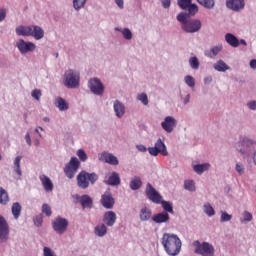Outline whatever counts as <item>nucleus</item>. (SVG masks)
Wrapping results in <instances>:
<instances>
[{"label": "nucleus", "mask_w": 256, "mask_h": 256, "mask_svg": "<svg viewBox=\"0 0 256 256\" xmlns=\"http://www.w3.org/2000/svg\"><path fill=\"white\" fill-rule=\"evenodd\" d=\"M162 245L167 255L176 256L181 253V239L175 234L165 233L162 237Z\"/></svg>", "instance_id": "nucleus-1"}, {"label": "nucleus", "mask_w": 256, "mask_h": 256, "mask_svg": "<svg viewBox=\"0 0 256 256\" xmlns=\"http://www.w3.org/2000/svg\"><path fill=\"white\" fill-rule=\"evenodd\" d=\"M16 35L23 37H34L36 41H39L45 37V31L43 28L37 25L18 26L16 28Z\"/></svg>", "instance_id": "nucleus-2"}, {"label": "nucleus", "mask_w": 256, "mask_h": 256, "mask_svg": "<svg viewBox=\"0 0 256 256\" xmlns=\"http://www.w3.org/2000/svg\"><path fill=\"white\" fill-rule=\"evenodd\" d=\"M189 14L180 13L177 16V21L182 24V29L185 33H197L201 30V22L199 20L189 21Z\"/></svg>", "instance_id": "nucleus-3"}, {"label": "nucleus", "mask_w": 256, "mask_h": 256, "mask_svg": "<svg viewBox=\"0 0 256 256\" xmlns=\"http://www.w3.org/2000/svg\"><path fill=\"white\" fill-rule=\"evenodd\" d=\"M98 179L99 176L97 175V173H89L83 170L77 176L78 187H80V189H87L89 187V183H91V185H95Z\"/></svg>", "instance_id": "nucleus-4"}, {"label": "nucleus", "mask_w": 256, "mask_h": 256, "mask_svg": "<svg viewBox=\"0 0 256 256\" xmlns=\"http://www.w3.org/2000/svg\"><path fill=\"white\" fill-rule=\"evenodd\" d=\"M195 248L194 253L202 256H215V247L209 242L201 243L199 240H196L192 243Z\"/></svg>", "instance_id": "nucleus-5"}, {"label": "nucleus", "mask_w": 256, "mask_h": 256, "mask_svg": "<svg viewBox=\"0 0 256 256\" xmlns=\"http://www.w3.org/2000/svg\"><path fill=\"white\" fill-rule=\"evenodd\" d=\"M79 72L67 70L64 74V85L68 89H77L79 87Z\"/></svg>", "instance_id": "nucleus-6"}, {"label": "nucleus", "mask_w": 256, "mask_h": 256, "mask_svg": "<svg viewBox=\"0 0 256 256\" xmlns=\"http://www.w3.org/2000/svg\"><path fill=\"white\" fill-rule=\"evenodd\" d=\"M81 167V162L77 157H72L64 167V173L68 179H73Z\"/></svg>", "instance_id": "nucleus-7"}, {"label": "nucleus", "mask_w": 256, "mask_h": 256, "mask_svg": "<svg viewBox=\"0 0 256 256\" xmlns=\"http://www.w3.org/2000/svg\"><path fill=\"white\" fill-rule=\"evenodd\" d=\"M146 196L150 201H152V203H155L156 205H161L163 196H161V194H159V192H157V190L153 188V185H151V183H148L146 185Z\"/></svg>", "instance_id": "nucleus-8"}, {"label": "nucleus", "mask_w": 256, "mask_h": 256, "mask_svg": "<svg viewBox=\"0 0 256 256\" xmlns=\"http://www.w3.org/2000/svg\"><path fill=\"white\" fill-rule=\"evenodd\" d=\"M52 227L56 233L63 235V233L67 231V227H69V221H67L65 218L57 217L52 222Z\"/></svg>", "instance_id": "nucleus-9"}, {"label": "nucleus", "mask_w": 256, "mask_h": 256, "mask_svg": "<svg viewBox=\"0 0 256 256\" xmlns=\"http://www.w3.org/2000/svg\"><path fill=\"white\" fill-rule=\"evenodd\" d=\"M148 152L150 153V155H153V157H157L159 153H161V155L164 156L169 155V153L167 152V147L165 146V143H163L161 139L157 140L154 147L148 148Z\"/></svg>", "instance_id": "nucleus-10"}, {"label": "nucleus", "mask_w": 256, "mask_h": 256, "mask_svg": "<svg viewBox=\"0 0 256 256\" xmlns=\"http://www.w3.org/2000/svg\"><path fill=\"white\" fill-rule=\"evenodd\" d=\"M9 223L5 217L0 215V243H7L9 241Z\"/></svg>", "instance_id": "nucleus-11"}, {"label": "nucleus", "mask_w": 256, "mask_h": 256, "mask_svg": "<svg viewBox=\"0 0 256 256\" xmlns=\"http://www.w3.org/2000/svg\"><path fill=\"white\" fill-rule=\"evenodd\" d=\"M88 87L94 95H102L105 91V87L103 86V83H101V80L94 78L89 80Z\"/></svg>", "instance_id": "nucleus-12"}, {"label": "nucleus", "mask_w": 256, "mask_h": 256, "mask_svg": "<svg viewBox=\"0 0 256 256\" xmlns=\"http://www.w3.org/2000/svg\"><path fill=\"white\" fill-rule=\"evenodd\" d=\"M101 205L105 209H113V207H115V198H113V194H111V190H107L101 196Z\"/></svg>", "instance_id": "nucleus-13"}, {"label": "nucleus", "mask_w": 256, "mask_h": 256, "mask_svg": "<svg viewBox=\"0 0 256 256\" xmlns=\"http://www.w3.org/2000/svg\"><path fill=\"white\" fill-rule=\"evenodd\" d=\"M16 47H18L20 53L25 54L31 51H35L37 46H35V43L33 42H25V40L20 39L17 41Z\"/></svg>", "instance_id": "nucleus-14"}, {"label": "nucleus", "mask_w": 256, "mask_h": 256, "mask_svg": "<svg viewBox=\"0 0 256 256\" xmlns=\"http://www.w3.org/2000/svg\"><path fill=\"white\" fill-rule=\"evenodd\" d=\"M161 127L166 133H173V129L177 127V120L173 116H167L161 123Z\"/></svg>", "instance_id": "nucleus-15"}, {"label": "nucleus", "mask_w": 256, "mask_h": 256, "mask_svg": "<svg viewBox=\"0 0 256 256\" xmlns=\"http://www.w3.org/2000/svg\"><path fill=\"white\" fill-rule=\"evenodd\" d=\"M99 161H104L109 165H119V159H117V156L107 152H103L99 155Z\"/></svg>", "instance_id": "nucleus-16"}, {"label": "nucleus", "mask_w": 256, "mask_h": 256, "mask_svg": "<svg viewBox=\"0 0 256 256\" xmlns=\"http://www.w3.org/2000/svg\"><path fill=\"white\" fill-rule=\"evenodd\" d=\"M226 7L232 11H241L245 8V0H227Z\"/></svg>", "instance_id": "nucleus-17"}, {"label": "nucleus", "mask_w": 256, "mask_h": 256, "mask_svg": "<svg viewBox=\"0 0 256 256\" xmlns=\"http://www.w3.org/2000/svg\"><path fill=\"white\" fill-rule=\"evenodd\" d=\"M103 222L106 223L107 227H113L117 222V214L113 211H108L104 214Z\"/></svg>", "instance_id": "nucleus-18"}, {"label": "nucleus", "mask_w": 256, "mask_h": 256, "mask_svg": "<svg viewBox=\"0 0 256 256\" xmlns=\"http://www.w3.org/2000/svg\"><path fill=\"white\" fill-rule=\"evenodd\" d=\"M106 185H110L111 187H117V185H121V177L119 173L112 172V174L108 177L107 180L104 181Z\"/></svg>", "instance_id": "nucleus-19"}, {"label": "nucleus", "mask_w": 256, "mask_h": 256, "mask_svg": "<svg viewBox=\"0 0 256 256\" xmlns=\"http://www.w3.org/2000/svg\"><path fill=\"white\" fill-rule=\"evenodd\" d=\"M113 108H114V113L116 117H118V119H121V117L125 115V105L121 103V101L119 100L114 101Z\"/></svg>", "instance_id": "nucleus-20"}, {"label": "nucleus", "mask_w": 256, "mask_h": 256, "mask_svg": "<svg viewBox=\"0 0 256 256\" xmlns=\"http://www.w3.org/2000/svg\"><path fill=\"white\" fill-rule=\"evenodd\" d=\"M39 179L45 191L47 192L53 191V182L51 181V178H49L47 175L42 174L39 176Z\"/></svg>", "instance_id": "nucleus-21"}, {"label": "nucleus", "mask_w": 256, "mask_h": 256, "mask_svg": "<svg viewBox=\"0 0 256 256\" xmlns=\"http://www.w3.org/2000/svg\"><path fill=\"white\" fill-rule=\"evenodd\" d=\"M80 205L83 209H92L93 208V199L89 195L84 194L79 199Z\"/></svg>", "instance_id": "nucleus-22"}, {"label": "nucleus", "mask_w": 256, "mask_h": 256, "mask_svg": "<svg viewBox=\"0 0 256 256\" xmlns=\"http://www.w3.org/2000/svg\"><path fill=\"white\" fill-rule=\"evenodd\" d=\"M253 145V142L249 140L248 138H243L239 143H238V151L240 153H247L249 146Z\"/></svg>", "instance_id": "nucleus-23"}, {"label": "nucleus", "mask_w": 256, "mask_h": 256, "mask_svg": "<svg viewBox=\"0 0 256 256\" xmlns=\"http://www.w3.org/2000/svg\"><path fill=\"white\" fill-rule=\"evenodd\" d=\"M169 219L170 217L167 212L158 213L152 217V221H154V223H167Z\"/></svg>", "instance_id": "nucleus-24"}, {"label": "nucleus", "mask_w": 256, "mask_h": 256, "mask_svg": "<svg viewBox=\"0 0 256 256\" xmlns=\"http://www.w3.org/2000/svg\"><path fill=\"white\" fill-rule=\"evenodd\" d=\"M225 41L231 47H239V39L235 35H233L231 33H227L225 35Z\"/></svg>", "instance_id": "nucleus-25"}, {"label": "nucleus", "mask_w": 256, "mask_h": 256, "mask_svg": "<svg viewBox=\"0 0 256 256\" xmlns=\"http://www.w3.org/2000/svg\"><path fill=\"white\" fill-rule=\"evenodd\" d=\"M152 215L153 212L148 207H144L140 210L139 217L141 221H149Z\"/></svg>", "instance_id": "nucleus-26"}, {"label": "nucleus", "mask_w": 256, "mask_h": 256, "mask_svg": "<svg viewBox=\"0 0 256 256\" xmlns=\"http://www.w3.org/2000/svg\"><path fill=\"white\" fill-rule=\"evenodd\" d=\"M55 106L58 107L59 111H67L69 109V104L62 97L56 98Z\"/></svg>", "instance_id": "nucleus-27"}, {"label": "nucleus", "mask_w": 256, "mask_h": 256, "mask_svg": "<svg viewBox=\"0 0 256 256\" xmlns=\"http://www.w3.org/2000/svg\"><path fill=\"white\" fill-rule=\"evenodd\" d=\"M214 69L220 73H225V71H229L231 67H229V65H227L223 60H219L216 64H214Z\"/></svg>", "instance_id": "nucleus-28"}, {"label": "nucleus", "mask_w": 256, "mask_h": 256, "mask_svg": "<svg viewBox=\"0 0 256 256\" xmlns=\"http://www.w3.org/2000/svg\"><path fill=\"white\" fill-rule=\"evenodd\" d=\"M142 185L143 182L141 181V177L136 176L130 181V189H132V191H137L138 189H141Z\"/></svg>", "instance_id": "nucleus-29"}, {"label": "nucleus", "mask_w": 256, "mask_h": 256, "mask_svg": "<svg viewBox=\"0 0 256 256\" xmlns=\"http://www.w3.org/2000/svg\"><path fill=\"white\" fill-rule=\"evenodd\" d=\"M94 233L98 237H105V235H107V226H105V224L97 225L94 229Z\"/></svg>", "instance_id": "nucleus-30"}, {"label": "nucleus", "mask_w": 256, "mask_h": 256, "mask_svg": "<svg viewBox=\"0 0 256 256\" xmlns=\"http://www.w3.org/2000/svg\"><path fill=\"white\" fill-rule=\"evenodd\" d=\"M21 211L22 207L21 204H19V202L12 204V215L14 219H19V217H21Z\"/></svg>", "instance_id": "nucleus-31"}, {"label": "nucleus", "mask_w": 256, "mask_h": 256, "mask_svg": "<svg viewBox=\"0 0 256 256\" xmlns=\"http://www.w3.org/2000/svg\"><path fill=\"white\" fill-rule=\"evenodd\" d=\"M7 203H9V194L6 189L0 187V204L7 205Z\"/></svg>", "instance_id": "nucleus-32"}, {"label": "nucleus", "mask_w": 256, "mask_h": 256, "mask_svg": "<svg viewBox=\"0 0 256 256\" xmlns=\"http://www.w3.org/2000/svg\"><path fill=\"white\" fill-rule=\"evenodd\" d=\"M209 167H211V164L209 163L197 164L194 165V171L195 173H198V175H201L204 171H208Z\"/></svg>", "instance_id": "nucleus-33"}, {"label": "nucleus", "mask_w": 256, "mask_h": 256, "mask_svg": "<svg viewBox=\"0 0 256 256\" xmlns=\"http://www.w3.org/2000/svg\"><path fill=\"white\" fill-rule=\"evenodd\" d=\"M197 3L205 7V9H213L215 7V0H197Z\"/></svg>", "instance_id": "nucleus-34"}, {"label": "nucleus", "mask_w": 256, "mask_h": 256, "mask_svg": "<svg viewBox=\"0 0 256 256\" xmlns=\"http://www.w3.org/2000/svg\"><path fill=\"white\" fill-rule=\"evenodd\" d=\"M21 159H22L21 156H17L14 160L15 173H17L19 177L23 175V173L21 172Z\"/></svg>", "instance_id": "nucleus-35"}, {"label": "nucleus", "mask_w": 256, "mask_h": 256, "mask_svg": "<svg viewBox=\"0 0 256 256\" xmlns=\"http://www.w3.org/2000/svg\"><path fill=\"white\" fill-rule=\"evenodd\" d=\"M223 49V46H214L210 49V52H206L207 57H217L219 52ZM212 53V55H211Z\"/></svg>", "instance_id": "nucleus-36"}, {"label": "nucleus", "mask_w": 256, "mask_h": 256, "mask_svg": "<svg viewBox=\"0 0 256 256\" xmlns=\"http://www.w3.org/2000/svg\"><path fill=\"white\" fill-rule=\"evenodd\" d=\"M86 3L87 0H73V7L76 11H79L80 9H83V7H85Z\"/></svg>", "instance_id": "nucleus-37"}, {"label": "nucleus", "mask_w": 256, "mask_h": 256, "mask_svg": "<svg viewBox=\"0 0 256 256\" xmlns=\"http://www.w3.org/2000/svg\"><path fill=\"white\" fill-rule=\"evenodd\" d=\"M160 204H162V208L164 209V211H166L167 213H173V204L165 200H161Z\"/></svg>", "instance_id": "nucleus-38"}, {"label": "nucleus", "mask_w": 256, "mask_h": 256, "mask_svg": "<svg viewBox=\"0 0 256 256\" xmlns=\"http://www.w3.org/2000/svg\"><path fill=\"white\" fill-rule=\"evenodd\" d=\"M184 189L191 192L196 191L195 182L193 180H186L184 182Z\"/></svg>", "instance_id": "nucleus-39"}, {"label": "nucleus", "mask_w": 256, "mask_h": 256, "mask_svg": "<svg viewBox=\"0 0 256 256\" xmlns=\"http://www.w3.org/2000/svg\"><path fill=\"white\" fill-rule=\"evenodd\" d=\"M204 213H206L208 217H213V215H215V209H213V206H211V204L207 203L204 205Z\"/></svg>", "instance_id": "nucleus-40"}, {"label": "nucleus", "mask_w": 256, "mask_h": 256, "mask_svg": "<svg viewBox=\"0 0 256 256\" xmlns=\"http://www.w3.org/2000/svg\"><path fill=\"white\" fill-rule=\"evenodd\" d=\"M188 15H197V13L199 12V7L197 6V4H190L188 7Z\"/></svg>", "instance_id": "nucleus-41"}, {"label": "nucleus", "mask_w": 256, "mask_h": 256, "mask_svg": "<svg viewBox=\"0 0 256 256\" xmlns=\"http://www.w3.org/2000/svg\"><path fill=\"white\" fill-rule=\"evenodd\" d=\"M42 213H44V215H46V217H51V215H53L51 206H49V204H43L42 205Z\"/></svg>", "instance_id": "nucleus-42"}, {"label": "nucleus", "mask_w": 256, "mask_h": 256, "mask_svg": "<svg viewBox=\"0 0 256 256\" xmlns=\"http://www.w3.org/2000/svg\"><path fill=\"white\" fill-rule=\"evenodd\" d=\"M122 35H123L124 39H126L127 41H131V39H133V33L131 32V30L129 28L123 29Z\"/></svg>", "instance_id": "nucleus-43"}, {"label": "nucleus", "mask_w": 256, "mask_h": 256, "mask_svg": "<svg viewBox=\"0 0 256 256\" xmlns=\"http://www.w3.org/2000/svg\"><path fill=\"white\" fill-rule=\"evenodd\" d=\"M191 3H192V0H178V5L180 9H184V10H186Z\"/></svg>", "instance_id": "nucleus-44"}, {"label": "nucleus", "mask_w": 256, "mask_h": 256, "mask_svg": "<svg viewBox=\"0 0 256 256\" xmlns=\"http://www.w3.org/2000/svg\"><path fill=\"white\" fill-rule=\"evenodd\" d=\"M77 157L80 159V161L85 162L88 159L87 153H85V150L79 149L77 151Z\"/></svg>", "instance_id": "nucleus-45"}, {"label": "nucleus", "mask_w": 256, "mask_h": 256, "mask_svg": "<svg viewBox=\"0 0 256 256\" xmlns=\"http://www.w3.org/2000/svg\"><path fill=\"white\" fill-rule=\"evenodd\" d=\"M138 101H141L143 105H149V98L147 97V94L141 93L137 97Z\"/></svg>", "instance_id": "nucleus-46"}, {"label": "nucleus", "mask_w": 256, "mask_h": 256, "mask_svg": "<svg viewBox=\"0 0 256 256\" xmlns=\"http://www.w3.org/2000/svg\"><path fill=\"white\" fill-rule=\"evenodd\" d=\"M189 63L192 69H199V60L197 59V57H191L189 59Z\"/></svg>", "instance_id": "nucleus-47"}, {"label": "nucleus", "mask_w": 256, "mask_h": 256, "mask_svg": "<svg viewBox=\"0 0 256 256\" xmlns=\"http://www.w3.org/2000/svg\"><path fill=\"white\" fill-rule=\"evenodd\" d=\"M243 217L241 223H249V221H253V215L247 211L243 213Z\"/></svg>", "instance_id": "nucleus-48"}, {"label": "nucleus", "mask_w": 256, "mask_h": 256, "mask_svg": "<svg viewBox=\"0 0 256 256\" xmlns=\"http://www.w3.org/2000/svg\"><path fill=\"white\" fill-rule=\"evenodd\" d=\"M233 219V216L228 214L227 212H222L220 221L221 223H225L227 221H231Z\"/></svg>", "instance_id": "nucleus-49"}, {"label": "nucleus", "mask_w": 256, "mask_h": 256, "mask_svg": "<svg viewBox=\"0 0 256 256\" xmlns=\"http://www.w3.org/2000/svg\"><path fill=\"white\" fill-rule=\"evenodd\" d=\"M185 83L188 87H195V78L188 75L185 77Z\"/></svg>", "instance_id": "nucleus-50"}, {"label": "nucleus", "mask_w": 256, "mask_h": 256, "mask_svg": "<svg viewBox=\"0 0 256 256\" xmlns=\"http://www.w3.org/2000/svg\"><path fill=\"white\" fill-rule=\"evenodd\" d=\"M31 95H32L33 99H36V101H39L41 99L42 93H41V90L35 89L32 91Z\"/></svg>", "instance_id": "nucleus-51"}, {"label": "nucleus", "mask_w": 256, "mask_h": 256, "mask_svg": "<svg viewBox=\"0 0 256 256\" xmlns=\"http://www.w3.org/2000/svg\"><path fill=\"white\" fill-rule=\"evenodd\" d=\"M43 256H55V252L51 250L49 247L43 248Z\"/></svg>", "instance_id": "nucleus-52"}, {"label": "nucleus", "mask_w": 256, "mask_h": 256, "mask_svg": "<svg viewBox=\"0 0 256 256\" xmlns=\"http://www.w3.org/2000/svg\"><path fill=\"white\" fill-rule=\"evenodd\" d=\"M34 224L37 227H41V225H43V216L42 215L36 216L35 219H34Z\"/></svg>", "instance_id": "nucleus-53"}, {"label": "nucleus", "mask_w": 256, "mask_h": 256, "mask_svg": "<svg viewBox=\"0 0 256 256\" xmlns=\"http://www.w3.org/2000/svg\"><path fill=\"white\" fill-rule=\"evenodd\" d=\"M236 171H237V173H239V175H243V173H245V168L242 166V164L237 163Z\"/></svg>", "instance_id": "nucleus-54"}, {"label": "nucleus", "mask_w": 256, "mask_h": 256, "mask_svg": "<svg viewBox=\"0 0 256 256\" xmlns=\"http://www.w3.org/2000/svg\"><path fill=\"white\" fill-rule=\"evenodd\" d=\"M161 3L164 9H169V7H171V0H161Z\"/></svg>", "instance_id": "nucleus-55"}, {"label": "nucleus", "mask_w": 256, "mask_h": 256, "mask_svg": "<svg viewBox=\"0 0 256 256\" xmlns=\"http://www.w3.org/2000/svg\"><path fill=\"white\" fill-rule=\"evenodd\" d=\"M5 17H7V12L5 10H0V22L4 21Z\"/></svg>", "instance_id": "nucleus-56"}, {"label": "nucleus", "mask_w": 256, "mask_h": 256, "mask_svg": "<svg viewBox=\"0 0 256 256\" xmlns=\"http://www.w3.org/2000/svg\"><path fill=\"white\" fill-rule=\"evenodd\" d=\"M249 109H252V111H255L256 109V101H251L248 103Z\"/></svg>", "instance_id": "nucleus-57"}, {"label": "nucleus", "mask_w": 256, "mask_h": 256, "mask_svg": "<svg viewBox=\"0 0 256 256\" xmlns=\"http://www.w3.org/2000/svg\"><path fill=\"white\" fill-rule=\"evenodd\" d=\"M25 139H26V143L31 146V135L29 133H27L25 135Z\"/></svg>", "instance_id": "nucleus-58"}, {"label": "nucleus", "mask_w": 256, "mask_h": 256, "mask_svg": "<svg viewBox=\"0 0 256 256\" xmlns=\"http://www.w3.org/2000/svg\"><path fill=\"white\" fill-rule=\"evenodd\" d=\"M115 3H116V5H117L120 9H123V5H124L123 0H115Z\"/></svg>", "instance_id": "nucleus-59"}, {"label": "nucleus", "mask_w": 256, "mask_h": 256, "mask_svg": "<svg viewBox=\"0 0 256 256\" xmlns=\"http://www.w3.org/2000/svg\"><path fill=\"white\" fill-rule=\"evenodd\" d=\"M211 81H213V77H211V76H207V77L204 79L205 85H209V83H211Z\"/></svg>", "instance_id": "nucleus-60"}, {"label": "nucleus", "mask_w": 256, "mask_h": 256, "mask_svg": "<svg viewBox=\"0 0 256 256\" xmlns=\"http://www.w3.org/2000/svg\"><path fill=\"white\" fill-rule=\"evenodd\" d=\"M138 151H141L142 153H145L147 151V148L144 145L137 146Z\"/></svg>", "instance_id": "nucleus-61"}, {"label": "nucleus", "mask_w": 256, "mask_h": 256, "mask_svg": "<svg viewBox=\"0 0 256 256\" xmlns=\"http://www.w3.org/2000/svg\"><path fill=\"white\" fill-rule=\"evenodd\" d=\"M250 67H251V69H256V60L255 59L250 61Z\"/></svg>", "instance_id": "nucleus-62"}, {"label": "nucleus", "mask_w": 256, "mask_h": 256, "mask_svg": "<svg viewBox=\"0 0 256 256\" xmlns=\"http://www.w3.org/2000/svg\"><path fill=\"white\" fill-rule=\"evenodd\" d=\"M189 94L186 96V98H185V100H184V103H185V105H187V103H189Z\"/></svg>", "instance_id": "nucleus-63"}, {"label": "nucleus", "mask_w": 256, "mask_h": 256, "mask_svg": "<svg viewBox=\"0 0 256 256\" xmlns=\"http://www.w3.org/2000/svg\"><path fill=\"white\" fill-rule=\"evenodd\" d=\"M240 43H241L242 45H247V42H246L245 40H243V39L240 40Z\"/></svg>", "instance_id": "nucleus-64"}]
</instances>
